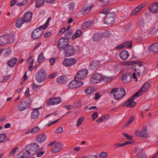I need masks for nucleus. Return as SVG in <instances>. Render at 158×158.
I'll return each mask as SVG.
<instances>
[{
	"label": "nucleus",
	"instance_id": "nucleus-53",
	"mask_svg": "<svg viewBox=\"0 0 158 158\" xmlns=\"http://www.w3.org/2000/svg\"><path fill=\"white\" fill-rule=\"evenodd\" d=\"M98 116V112H95L92 115V118L93 120L96 119Z\"/></svg>",
	"mask_w": 158,
	"mask_h": 158
},
{
	"label": "nucleus",
	"instance_id": "nucleus-19",
	"mask_svg": "<svg viewBox=\"0 0 158 158\" xmlns=\"http://www.w3.org/2000/svg\"><path fill=\"white\" fill-rule=\"evenodd\" d=\"M126 46H127L126 47L127 48H129L130 49H131L132 48V44L131 42L130 41H126L122 44L117 46L116 47V49H121Z\"/></svg>",
	"mask_w": 158,
	"mask_h": 158
},
{
	"label": "nucleus",
	"instance_id": "nucleus-25",
	"mask_svg": "<svg viewBox=\"0 0 158 158\" xmlns=\"http://www.w3.org/2000/svg\"><path fill=\"white\" fill-rule=\"evenodd\" d=\"M119 57L122 60H125L127 59L129 56L128 52L126 50L121 51L119 54Z\"/></svg>",
	"mask_w": 158,
	"mask_h": 158
},
{
	"label": "nucleus",
	"instance_id": "nucleus-24",
	"mask_svg": "<svg viewBox=\"0 0 158 158\" xmlns=\"http://www.w3.org/2000/svg\"><path fill=\"white\" fill-rule=\"evenodd\" d=\"M32 16V13L30 11L26 13L23 18L25 20V23H28L30 21Z\"/></svg>",
	"mask_w": 158,
	"mask_h": 158
},
{
	"label": "nucleus",
	"instance_id": "nucleus-31",
	"mask_svg": "<svg viewBox=\"0 0 158 158\" xmlns=\"http://www.w3.org/2000/svg\"><path fill=\"white\" fill-rule=\"evenodd\" d=\"M18 59L16 58H13L7 62V65L8 66L12 67H14L17 62Z\"/></svg>",
	"mask_w": 158,
	"mask_h": 158
},
{
	"label": "nucleus",
	"instance_id": "nucleus-20",
	"mask_svg": "<svg viewBox=\"0 0 158 158\" xmlns=\"http://www.w3.org/2000/svg\"><path fill=\"white\" fill-rule=\"evenodd\" d=\"M135 152L138 158H147V156L143 152V150L139 148L135 149Z\"/></svg>",
	"mask_w": 158,
	"mask_h": 158
},
{
	"label": "nucleus",
	"instance_id": "nucleus-22",
	"mask_svg": "<svg viewBox=\"0 0 158 158\" xmlns=\"http://www.w3.org/2000/svg\"><path fill=\"white\" fill-rule=\"evenodd\" d=\"M100 65V62L98 61H94L90 64L89 69L90 70H96Z\"/></svg>",
	"mask_w": 158,
	"mask_h": 158
},
{
	"label": "nucleus",
	"instance_id": "nucleus-30",
	"mask_svg": "<svg viewBox=\"0 0 158 158\" xmlns=\"http://www.w3.org/2000/svg\"><path fill=\"white\" fill-rule=\"evenodd\" d=\"M133 141H129L123 143H116L114 144V146L116 148L121 147L122 146L128 144H131L134 143Z\"/></svg>",
	"mask_w": 158,
	"mask_h": 158
},
{
	"label": "nucleus",
	"instance_id": "nucleus-54",
	"mask_svg": "<svg viewBox=\"0 0 158 158\" xmlns=\"http://www.w3.org/2000/svg\"><path fill=\"white\" fill-rule=\"evenodd\" d=\"M63 128L62 127H59L56 129V131L57 133H60L63 131Z\"/></svg>",
	"mask_w": 158,
	"mask_h": 158
},
{
	"label": "nucleus",
	"instance_id": "nucleus-3",
	"mask_svg": "<svg viewBox=\"0 0 158 158\" xmlns=\"http://www.w3.org/2000/svg\"><path fill=\"white\" fill-rule=\"evenodd\" d=\"M47 77V74L45 70L40 69L35 74L36 81L39 83H40L44 81Z\"/></svg>",
	"mask_w": 158,
	"mask_h": 158
},
{
	"label": "nucleus",
	"instance_id": "nucleus-51",
	"mask_svg": "<svg viewBox=\"0 0 158 158\" xmlns=\"http://www.w3.org/2000/svg\"><path fill=\"white\" fill-rule=\"evenodd\" d=\"M123 135L125 136L126 138L128 139H132L133 137L132 136L129 135L128 134L126 133H123Z\"/></svg>",
	"mask_w": 158,
	"mask_h": 158
},
{
	"label": "nucleus",
	"instance_id": "nucleus-7",
	"mask_svg": "<svg viewBox=\"0 0 158 158\" xmlns=\"http://www.w3.org/2000/svg\"><path fill=\"white\" fill-rule=\"evenodd\" d=\"M114 14L113 12L108 13L106 15L104 19L105 23L108 25H111L115 23Z\"/></svg>",
	"mask_w": 158,
	"mask_h": 158
},
{
	"label": "nucleus",
	"instance_id": "nucleus-62",
	"mask_svg": "<svg viewBox=\"0 0 158 158\" xmlns=\"http://www.w3.org/2000/svg\"><path fill=\"white\" fill-rule=\"evenodd\" d=\"M28 152H27V151H26V152L24 153L22 155V156L23 157V158H27L29 156V155H30V154H28L27 153Z\"/></svg>",
	"mask_w": 158,
	"mask_h": 158
},
{
	"label": "nucleus",
	"instance_id": "nucleus-49",
	"mask_svg": "<svg viewBox=\"0 0 158 158\" xmlns=\"http://www.w3.org/2000/svg\"><path fill=\"white\" fill-rule=\"evenodd\" d=\"M51 18L50 17H49L47 20L46 21L45 23L42 25L43 27L44 28V29H46L48 27V24L49 23V20H50Z\"/></svg>",
	"mask_w": 158,
	"mask_h": 158
},
{
	"label": "nucleus",
	"instance_id": "nucleus-13",
	"mask_svg": "<svg viewBox=\"0 0 158 158\" xmlns=\"http://www.w3.org/2000/svg\"><path fill=\"white\" fill-rule=\"evenodd\" d=\"M63 144L60 142H57L55 144V145L51 151L52 153H55L60 151L63 146Z\"/></svg>",
	"mask_w": 158,
	"mask_h": 158
},
{
	"label": "nucleus",
	"instance_id": "nucleus-56",
	"mask_svg": "<svg viewBox=\"0 0 158 158\" xmlns=\"http://www.w3.org/2000/svg\"><path fill=\"white\" fill-rule=\"evenodd\" d=\"M60 119V118L59 119H57L56 120H55V121H53V122H50L49 123H48V124H47V125H46V126L48 127H49L50 126H51V125L52 124H55L58 121H59Z\"/></svg>",
	"mask_w": 158,
	"mask_h": 158
},
{
	"label": "nucleus",
	"instance_id": "nucleus-33",
	"mask_svg": "<svg viewBox=\"0 0 158 158\" xmlns=\"http://www.w3.org/2000/svg\"><path fill=\"white\" fill-rule=\"evenodd\" d=\"M67 80L66 77L64 76H61L57 79V82L60 84H63L65 83Z\"/></svg>",
	"mask_w": 158,
	"mask_h": 158
},
{
	"label": "nucleus",
	"instance_id": "nucleus-28",
	"mask_svg": "<svg viewBox=\"0 0 158 158\" xmlns=\"http://www.w3.org/2000/svg\"><path fill=\"white\" fill-rule=\"evenodd\" d=\"M46 135L42 134L38 135L36 138V140L37 142L39 143L44 142L46 140Z\"/></svg>",
	"mask_w": 158,
	"mask_h": 158
},
{
	"label": "nucleus",
	"instance_id": "nucleus-15",
	"mask_svg": "<svg viewBox=\"0 0 158 158\" xmlns=\"http://www.w3.org/2000/svg\"><path fill=\"white\" fill-rule=\"evenodd\" d=\"M61 100L60 97H54L51 98L49 100L47 104L49 105H57L61 102Z\"/></svg>",
	"mask_w": 158,
	"mask_h": 158
},
{
	"label": "nucleus",
	"instance_id": "nucleus-48",
	"mask_svg": "<svg viewBox=\"0 0 158 158\" xmlns=\"http://www.w3.org/2000/svg\"><path fill=\"white\" fill-rule=\"evenodd\" d=\"M107 155V153L106 152H102L100 154L99 156L100 158H106Z\"/></svg>",
	"mask_w": 158,
	"mask_h": 158
},
{
	"label": "nucleus",
	"instance_id": "nucleus-57",
	"mask_svg": "<svg viewBox=\"0 0 158 158\" xmlns=\"http://www.w3.org/2000/svg\"><path fill=\"white\" fill-rule=\"evenodd\" d=\"M143 92L141 89H140L135 94V95H136V97H138L142 95Z\"/></svg>",
	"mask_w": 158,
	"mask_h": 158
},
{
	"label": "nucleus",
	"instance_id": "nucleus-23",
	"mask_svg": "<svg viewBox=\"0 0 158 158\" xmlns=\"http://www.w3.org/2000/svg\"><path fill=\"white\" fill-rule=\"evenodd\" d=\"M145 6V5L143 4H141L138 6L133 11L131 15L136 16L139 14L140 13V10L144 7Z\"/></svg>",
	"mask_w": 158,
	"mask_h": 158
},
{
	"label": "nucleus",
	"instance_id": "nucleus-59",
	"mask_svg": "<svg viewBox=\"0 0 158 158\" xmlns=\"http://www.w3.org/2000/svg\"><path fill=\"white\" fill-rule=\"evenodd\" d=\"M11 52V49L10 48H8L6 50V54L7 55H9Z\"/></svg>",
	"mask_w": 158,
	"mask_h": 158
},
{
	"label": "nucleus",
	"instance_id": "nucleus-52",
	"mask_svg": "<svg viewBox=\"0 0 158 158\" xmlns=\"http://www.w3.org/2000/svg\"><path fill=\"white\" fill-rule=\"evenodd\" d=\"M18 148L15 147L12 149L10 152V155L14 156L16 151L18 149Z\"/></svg>",
	"mask_w": 158,
	"mask_h": 158
},
{
	"label": "nucleus",
	"instance_id": "nucleus-36",
	"mask_svg": "<svg viewBox=\"0 0 158 158\" xmlns=\"http://www.w3.org/2000/svg\"><path fill=\"white\" fill-rule=\"evenodd\" d=\"M148 135L147 129L145 127L143 128L140 134V136L142 137H146Z\"/></svg>",
	"mask_w": 158,
	"mask_h": 158
},
{
	"label": "nucleus",
	"instance_id": "nucleus-4",
	"mask_svg": "<svg viewBox=\"0 0 158 158\" xmlns=\"http://www.w3.org/2000/svg\"><path fill=\"white\" fill-rule=\"evenodd\" d=\"M14 38L12 35L6 34L0 36V45H3L13 42Z\"/></svg>",
	"mask_w": 158,
	"mask_h": 158
},
{
	"label": "nucleus",
	"instance_id": "nucleus-8",
	"mask_svg": "<svg viewBox=\"0 0 158 158\" xmlns=\"http://www.w3.org/2000/svg\"><path fill=\"white\" fill-rule=\"evenodd\" d=\"M64 54L66 57H69L73 56L75 53V49L72 46L69 45L67 46L63 49Z\"/></svg>",
	"mask_w": 158,
	"mask_h": 158
},
{
	"label": "nucleus",
	"instance_id": "nucleus-50",
	"mask_svg": "<svg viewBox=\"0 0 158 158\" xmlns=\"http://www.w3.org/2000/svg\"><path fill=\"white\" fill-rule=\"evenodd\" d=\"M111 78L110 77H108L107 76H104L102 77V79L103 81L104 82H108L110 81L111 80Z\"/></svg>",
	"mask_w": 158,
	"mask_h": 158
},
{
	"label": "nucleus",
	"instance_id": "nucleus-60",
	"mask_svg": "<svg viewBox=\"0 0 158 158\" xmlns=\"http://www.w3.org/2000/svg\"><path fill=\"white\" fill-rule=\"evenodd\" d=\"M102 117L103 122H104L109 118V116L108 115H106L104 116H102Z\"/></svg>",
	"mask_w": 158,
	"mask_h": 158
},
{
	"label": "nucleus",
	"instance_id": "nucleus-41",
	"mask_svg": "<svg viewBox=\"0 0 158 158\" xmlns=\"http://www.w3.org/2000/svg\"><path fill=\"white\" fill-rule=\"evenodd\" d=\"M134 117L133 116H131L129 118V120L126 123L125 126L127 127L130 125L131 123L134 121Z\"/></svg>",
	"mask_w": 158,
	"mask_h": 158
},
{
	"label": "nucleus",
	"instance_id": "nucleus-12",
	"mask_svg": "<svg viewBox=\"0 0 158 158\" xmlns=\"http://www.w3.org/2000/svg\"><path fill=\"white\" fill-rule=\"evenodd\" d=\"M76 62V59L73 58H65L63 62V65L66 67H70L73 65Z\"/></svg>",
	"mask_w": 158,
	"mask_h": 158
},
{
	"label": "nucleus",
	"instance_id": "nucleus-1",
	"mask_svg": "<svg viewBox=\"0 0 158 158\" xmlns=\"http://www.w3.org/2000/svg\"><path fill=\"white\" fill-rule=\"evenodd\" d=\"M72 34L71 32H68L65 33L66 37L61 38L58 41L57 43V46L60 50L64 49L65 47L69 45V39H71Z\"/></svg>",
	"mask_w": 158,
	"mask_h": 158
},
{
	"label": "nucleus",
	"instance_id": "nucleus-38",
	"mask_svg": "<svg viewBox=\"0 0 158 158\" xmlns=\"http://www.w3.org/2000/svg\"><path fill=\"white\" fill-rule=\"evenodd\" d=\"M6 136L5 134H0V142L3 143L6 141Z\"/></svg>",
	"mask_w": 158,
	"mask_h": 158
},
{
	"label": "nucleus",
	"instance_id": "nucleus-29",
	"mask_svg": "<svg viewBox=\"0 0 158 158\" xmlns=\"http://www.w3.org/2000/svg\"><path fill=\"white\" fill-rule=\"evenodd\" d=\"M25 23L23 18H20L17 19L15 23V26L18 28H20L22 25Z\"/></svg>",
	"mask_w": 158,
	"mask_h": 158
},
{
	"label": "nucleus",
	"instance_id": "nucleus-46",
	"mask_svg": "<svg viewBox=\"0 0 158 158\" xmlns=\"http://www.w3.org/2000/svg\"><path fill=\"white\" fill-rule=\"evenodd\" d=\"M40 86V85H37L36 83L33 82L32 84V88L33 90H36V89Z\"/></svg>",
	"mask_w": 158,
	"mask_h": 158
},
{
	"label": "nucleus",
	"instance_id": "nucleus-26",
	"mask_svg": "<svg viewBox=\"0 0 158 158\" xmlns=\"http://www.w3.org/2000/svg\"><path fill=\"white\" fill-rule=\"evenodd\" d=\"M42 107H41L39 108L34 109V110L31 113V118L32 119H35L38 117L40 114V112L38 110Z\"/></svg>",
	"mask_w": 158,
	"mask_h": 158
},
{
	"label": "nucleus",
	"instance_id": "nucleus-44",
	"mask_svg": "<svg viewBox=\"0 0 158 158\" xmlns=\"http://www.w3.org/2000/svg\"><path fill=\"white\" fill-rule=\"evenodd\" d=\"M40 130V129L38 126H36L31 130V134H35L38 132Z\"/></svg>",
	"mask_w": 158,
	"mask_h": 158
},
{
	"label": "nucleus",
	"instance_id": "nucleus-45",
	"mask_svg": "<svg viewBox=\"0 0 158 158\" xmlns=\"http://www.w3.org/2000/svg\"><path fill=\"white\" fill-rule=\"evenodd\" d=\"M83 104L80 101H78L74 104L75 106L77 108L80 107L83 105Z\"/></svg>",
	"mask_w": 158,
	"mask_h": 158
},
{
	"label": "nucleus",
	"instance_id": "nucleus-37",
	"mask_svg": "<svg viewBox=\"0 0 158 158\" xmlns=\"http://www.w3.org/2000/svg\"><path fill=\"white\" fill-rule=\"evenodd\" d=\"M82 33V31L81 30L78 29L77 30L75 33L74 35L73 36V39H75L80 36Z\"/></svg>",
	"mask_w": 158,
	"mask_h": 158
},
{
	"label": "nucleus",
	"instance_id": "nucleus-11",
	"mask_svg": "<svg viewBox=\"0 0 158 158\" xmlns=\"http://www.w3.org/2000/svg\"><path fill=\"white\" fill-rule=\"evenodd\" d=\"M102 78V77L100 73H95L91 77L90 81L93 84H97L101 81Z\"/></svg>",
	"mask_w": 158,
	"mask_h": 158
},
{
	"label": "nucleus",
	"instance_id": "nucleus-32",
	"mask_svg": "<svg viewBox=\"0 0 158 158\" xmlns=\"http://www.w3.org/2000/svg\"><path fill=\"white\" fill-rule=\"evenodd\" d=\"M136 102L130 99H129L125 103L127 107H132L136 104Z\"/></svg>",
	"mask_w": 158,
	"mask_h": 158
},
{
	"label": "nucleus",
	"instance_id": "nucleus-63",
	"mask_svg": "<svg viewBox=\"0 0 158 158\" xmlns=\"http://www.w3.org/2000/svg\"><path fill=\"white\" fill-rule=\"evenodd\" d=\"M82 158H97V156L95 155H91L83 157Z\"/></svg>",
	"mask_w": 158,
	"mask_h": 158
},
{
	"label": "nucleus",
	"instance_id": "nucleus-58",
	"mask_svg": "<svg viewBox=\"0 0 158 158\" xmlns=\"http://www.w3.org/2000/svg\"><path fill=\"white\" fill-rule=\"evenodd\" d=\"M64 107L66 108L67 110H71L73 108V106L70 105H65Z\"/></svg>",
	"mask_w": 158,
	"mask_h": 158
},
{
	"label": "nucleus",
	"instance_id": "nucleus-34",
	"mask_svg": "<svg viewBox=\"0 0 158 158\" xmlns=\"http://www.w3.org/2000/svg\"><path fill=\"white\" fill-rule=\"evenodd\" d=\"M44 0H36L35 7L37 8L41 7L44 5Z\"/></svg>",
	"mask_w": 158,
	"mask_h": 158
},
{
	"label": "nucleus",
	"instance_id": "nucleus-10",
	"mask_svg": "<svg viewBox=\"0 0 158 158\" xmlns=\"http://www.w3.org/2000/svg\"><path fill=\"white\" fill-rule=\"evenodd\" d=\"M83 84V82L75 79L72 81L69 84L68 86L70 89H74L78 87Z\"/></svg>",
	"mask_w": 158,
	"mask_h": 158
},
{
	"label": "nucleus",
	"instance_id": "nucleus-18",
	"mask_svg": "<svg viewBox=\"0 0 158 158\" xmlns=\"http://www.w3.org/2000/svg\"><path fill=\"white\" fill-rule=\"evenodd\" d=\"M123 81L125 83H129L131 79V76L129 73H124L122 77Z\"/></svg>",
	"mask_w": 158,
	"mask_h": 158
},
{
	"label": "nucleus",
	"instance_id": "nucleus-27",
	"mask_svg": "<svg viewBox=\"0 0 158 158\" xmlns=\"http://www.w3.org/2000/svg\"><path fill=\"white\" fill-rule=\"evenodd\" d=\"M94 6L92 5H91L89 6H85L83 7V8L81 10V12L82 14H86L91 10Z\"/></svg>",
	"mask_w": 158,
	"mask_h": 158
},
{
	"label": "nucleus",
	"instance_id": "nucleus-40",
	"mask_svg": "<svg viewBox=\"0 0 158 158\" xmlns=\"http://www.w3.org/2000/svg\"><path fill=\"white\" fill-rule=\"evenodd\" d=\"M102 35L100 33H97L93 37V40L94 41H97L100 39Z\"/></svg>",
	"mask_w": 158,
	"mask_h": 158
},
{
	"label": "nucleus",
	"instance_id": "nucleus-55",
	"mask_svg": "<svg viewBox=\"0 0 158 158\" xmlns=\"http://www.w3.org/2000/svg\"><path fill=\"white\" fill-rule=\"evenodd\" d=\"M56 61V59L55 58H51L49 60L50 64L52 65H54Z\"/></svg>",
	"mask_w": 158,
	"mask_h": 158
},
{
	"label": "nucleus",
	"instance_id": "nucleus-35",
	"mask_svg": "<svg viewBox=\"0 0 158 158\" xmlns=\"http://www.w3.org/2000/svg\"><path fill=\"white\" fill-rule=\"evenodd\" d=\"M150 86V84L148 82L145 83L143 85L141 89L143 92H146Z\"/></svg>",
	"mask_w": 158,
	"mask_h": 158
},
{
	"label": "nucleus",
	"instance_id": "nucleus-42",
	"mask_svg": "<svg viewBox=\"0 0 158 158\" xmlns=\"http://www.w3.org/2000/svg\"><path fill=\"white\" fill-rule=\"evenodd\" d=\"M84 120V118L83 117H81L79 118L77 122L76 126L78 127L82 123Z\"/></svg>",
	"mask_w": 158,
	"mask_h": 158
},
{
	"label": "nucleus",
	"instance_id": "nucleus-2",
	"mask_svg": "<svg viewBox=\"0 0 158 158\" xmlns=\"http://www.w3.org/2000/svg\"><path fill=\"white\" fill-rule=\"evenodd\" d=\"M126 93L125 89L123 88H115L110 92L111 94H113L114 98L117 100L122 99Z\"/></svg>",
	"mask_w": 158,
	"mask_h": 158
},
{
	"label": "nucleus",
	"instance_id": "nucleus-21",
	"mask_svg": "<svg viewBox=\"0 0 158 158\" xmlns=\"http://www.w3.org/2000/svg\"><path fill=\"white\" fill-rule=\"evenodd\" d=\"M149 52L152 53H156L158 52V43H154L151 45L149 48Z\"/></svg>",
	"mask_w": 158,
	"mask_h": 158
},
{
	"label": "nucleus",
	"instance_id": "nucleus-64",
	"mask_svg": "<svg viewBox=\"0 0 158 158\" xmlns=\"http://www.w3.org/2000/svg\"><path fill=\"white\" fill-rule=\"evenodd\" d=\"M25 95L27 97H29L30 95L29 94V89L27 88L25 93Z\"/></svg>",
	"mask_w": 158,
	"mask_h": 158
},
{
	"label": "nucleus",
	"instance_id": "nucleus-39",
	"mask_svg": "<svg viewBox=\"0 0 158 158\" xmlns=\"http://www.w3.org/2000/svg\"><path fill=\"white\" fill-rule=\"evenodd\" d=\"M44 57L43 55V53H41L38 55L37 58V60L39 63H41L44 60Z\"/></svg>",
	"mask_w": 158,
	"mask_h": 158
},
{
	"label": "nucleus",
	"instance_id": "nucleus-6",
	"mask_svg": "<svg viewBox=\"0 0 158 158\" xmlns=\"http://www.w3.org/2000/svg\"><path fill=\"white\" fill-rule=\"evenodd\" d=\"M42 26H40L39 27L35 29L32 34V36L34 39H37L41 37L44 32V30Z\"/></svg>",
	"mask_w": 158,
	"mask_h": 158
},
{
	"label": "nucleus",
	"instance_id": "nucleus-17",
	"mask_svg": "<svg viewBox=\"0 0 158 158\" xmlns=\"http://www.w3.org/2000/svg\"><path fill=\"white\" fill-rule=\"evenodd\" d=\"M29 106V103L26 101H23L19 104L18 106V109L20 111H22L27 109Z\"/></svg>",
	"mask_w": 158,
	"mask_h": 158
},
{
	"label": "nucleus",
	"instance_id": "nucleus-5",
	"mask_svg": "<svg viewBox=\"0 0 158 158\" xmlns=\"http://www.w3.org/2000/svg\"><path fill=\"white\" fill-rule=\"evenodd\" d=\"M39 149V145L36 143H31L28 145L26 148V151L28 152V154L31 155H33Z\"/></svg>",
	"mask_w": 158,
	"mask_h": 158
},
{
	"label": "nucleus",
	"instance_id": "nucleus-61",
	"mask_svg": "<svg viewBox=\"0 0 158 158\" xmlns=\"http://www.w3.org/2000/svg\"><path fill=\"white\" fill-rule=\"evenodd\" d=\"M10 79V77L9 76H5L3 77L2 80V82H4L7 81Z\"/></svg>",
	"mask_w": 158,
	"mask_h": 158
},
{
	"label": "nucleus",
	"instance_id": "nucleus-16",
	"mask_svg": "<svg viewBox=\"0 0 158 158\" xmlns=\"http://www.w3.org/2000/svg\"><path fill=\"white\" fill-rule=\"evenodd\" d=\"M149 10L152 13L156 14L158 12V2H155L149 6Z\"/></svg>",
	"mask_w": 158,
	"mask_h": 158
},
{
	"label": "nucleus",
	"instance_id": "nucleus-47",
	"mask_svg": "<svg viewBox=\"0 0 158 158\" xmlns=\"http://www.w3.org/2000/svg\"><path fill=\"white\" fill-rule=\"evenodd\" d=\"M75 7V4L74 2H70L69 4V8L70 10H73Z\"/></svg>",
	"mask_w": 158,
	"mask_h": 158
},
{
	"label": "nucleus",
	"instance_id": "nucleus-43",
	"mask_svg": "<svg viewBox=\"0 0 158 158\" xmlns=\"http://www.w3.org/2000/svg\"><path fill=\"white\" fill-rule=\"evenodd\" d=\"M84 29H86L90 27L91 26V23L89 21L85 22L83 24Z\"/></svg>",
	"mask_w": 158,
	"mask_h": 158
},
{
	"label": "nucleus",
	"instance_id": "nucleus-9",
	"mask_svg": "<svg viewBox=\"0 0 158 158\" xmlns=\"http://www.w3.org/2000/svg\"><path fill=\"white\" fill-rule=\"evenodd\" d=\"M135 66V71L138 75L142 76L145 73L146 71V68L142 63H138L136 64Z\"/></svg>",
	"mask_w": 158,
	"mask_h": 158
},
{
	"label": "nucleus",
	"instance_id": "nucleus-14",
	"mask_svg": "<svg viewBox=\"0 0 158 158\" xmlns=\"http://www.w3.org/2000/svg\"><path fill=\"white\" fill-rule=\"evenodd\" d=\"M88 73V71L86 69L81 70L78 72L77 77L78 79H83L86 78Z\"/></svg>",
	"mask_w": 158,
	"mask_h": 158
}]
</instances>
